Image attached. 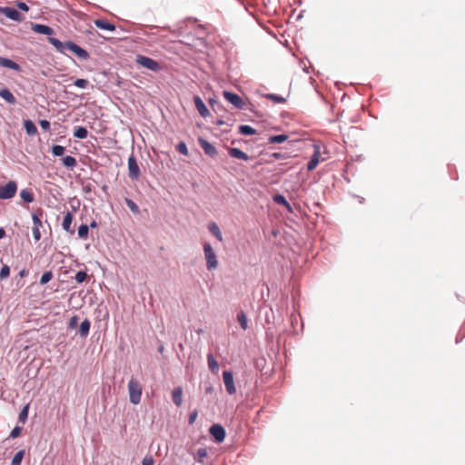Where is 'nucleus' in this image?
I'll return each mask as SVG.
<instances>
[{"mask_svg": "<svg viewBox=\"0 0 465 465\" xmlns=\"http://www.w3.org/2000/svg\"><path fill=\"white\" fill-rule=\"evenodd\" d=\"M90 327H91V322L88 319H85L84 322H82V323L80 324V328H79V334L82 336V337H86L89 333V331H90Z\"/></svg>", "mask_w": 465, "mask_h": 465, "instance_id": "21", "label": "nucleus"}, {"mask_svg": "<svg viewBox=\"0 0 465 465\" xmlns=\"http://www.w3.org/2000/svg\"><path fill=\"white\" fill-rule=\"evenodd\" d=\"M210 232L216 237L219 242H223V234L219 226L215 223H210L208 224Z\"/></svg>", "mask_w": 465, "mask_h": 465, "instance_id": "18", "label": "nucleus"}, {"mask_svg": "<svg viewBox=\"0 0 465 465\" xmlns=\"http://www.w3.org/2000/svg\"><path fill=\"white\" fill-rule=\"evenodd\" d=\"M33 235L35 241H39L41 239L40 228L33 227Z\"/></svg>", "mask_w": 465, "mask_h": 465, "instance_id": "47", "label": "nucleus"}, {"mask_svg": "<svg viewBox=\"0 0 465 465\" xmlns=\"http://www.w3.org/2000/svg\"><path fill=\"white\" fill-rule=\"evenodd\" d=\"M28 411H29V405L26 404L21 411L19 414V421L25 422L27 416H28Z\"/></svg>", "mask_w": 465, "mask_h": 465, "instance_id": "33", "label": "nucleus"}, {"mask_svg": "<svg viewBox=\"0 0 465 465\" xmlns=\"http://www.w3.org/2000/svg\"><path fill=\"white\" fill-rule=\"evenodd\" d=\"M225 99L233 104L236 108L242 109L244 105L242 99L236 94L230 92H223Z\"/></svg>", "mask_w": 465, "mask_h": 465, "instance_id": "10", "label": "nucleus"}, {"mask_svg": "<svg viewBox=\"0 0 465 465\" xmlns=\"http://www.w3.org/2000/svg\"><path fill=\"white\" fill-rule=\"evenodd\" d=\"M239 132L243 135H252L256 134V130L250 125H240Z\"/></svg>", "mask_w": 465, "mask_h": 465, "instance_id": "26", "label": "nucleus"}, {"mask_svg": "<svg viewBox=\"0 0 465 465\" xmlns=\"http://www.w3.org/2000/svg\"><path fill=\"white\" fill-rule=\"evenodd\" d=\"M194 102L196 108L201 115H203V102L202 101L200 96L194 97Z\"/></svg>", "mask_w": 465, "mask_h": 465, "instance_id": "36", "label": "nucleus"}, {"mask_svg": "<svg viewBox=\"0 0 465 465\" xmlns=\"http://www.w3.org/2000/svg\"><path fill=\"white\" fill-rule=\"evenodd\" d=\"M21 431H22V428H20V427L16 426V427H15V428L12 430V431H11V433H10V437H11V438H14V439H15V438H17V437L21 434Z\"/></svg>", "mask_w": 465, "mask_h": 465, "instance_id": "44", "label": "nucleus"}, {"mask_svg": "<svg viewBox=\"0 0 465 465\" xmlns=\"http://www.w3.org/2000/svg\"><path fill=\"white\" fill-rule=\"evenodd\" d=\"M223 382H224L226 391L230 395L234 394L236 392V388H235L234 382H233L232 372V371H223Z\"/></svg>", "mask_w": 465, "mask_h": 465, "instance_id": "9", "label": "nucleus"}, {"mask_svg": "<svg viewBox=\"0 0 465 465\" xmlns=\"http://www.w3.org/2000/svg\"><path fill=\"white\" fill-rule=\"evenodd\" d=\"M209 431L217 443H221L224 440L226 433L222 425L214 424L210 428Z\"/></svg>", "mask_w": 465, "mask_h": 465, "instance_id": "8", "label": "nucleus"}, {"mask_svg": "<svg viewBox=\"0 0 465 465\" xmlns=\"http://www.w3.org/2000/svg\"><path fill=\"white\" fill-rule=\"evenodd\" d=\"M94 25L96 27L103 29V30H107V31H114L115 30L114 25H113L104 19H96L94 21Z\"/></svg>", "mask_w": 465, "mask_h": 465, "instance_id": "15", "label": "nucleus"}, {"mask_svg": "<svg viewBox=\"0 0 465 465\" xmlns=\"http://www.w3.org/2000/svg\"><path fill=\"white\" fill-rule=\"evenodd\" d=\"M88 135V131L83 126H77L74 129V136L78 139H85Z\"/></svg>", "mask_w": 465, "mask_h": 465, "instance_id": "23", "label": "nucleus"}, {"mask_svg": "<svg viewBox=\"0 0 465 465\" xmlns=\"http://www.w3.org/2000/svg\"><path fill=\"white\" fill-rule=\"evenodd\" d=\"M20 197L22 198V200L27 203H30L32 202H34V193L29 191V190H22L20 192Z\"/></svg>", "mask_w": 465, "mask_h": 465, "instance_id": "24", "label": "nucleus"}, {"mask_svg": "<svg viewBox=\"0 0 465 465\" xmlns=\"http://www.w3.org/2000/svg\"><path fill=\"white\" fill-rule=\"evenodd\" d=\"M173 401L175 405L180 406L183 401V391L182 388L178 387L173 391L172 393Z\"/></svg>", "mask_w": 465, "mask_h": 465, "instance_id": "19", "label": "nucleus"}, {"mask_svg": "<svg viewBox=\"0 0 465 465\" xmlns=\"http://www.w3.org/2000/svg\"><path fill=\"white\" fill-rule=\"evenodd\" d=\"M19 275H20L21 277H24V276L25 275V270L21 271V272H19Z\"/></svg>", "mask_w": 465, "mask_h": 465, "instance_id": "55", "label": "nucleus"}, {"mask_svg": "<svg viewBox=\"0 0 465 465\" xmlns=\"http://www.w3.org/2000/svg\"><path fill=\"white\" fill-rule=\"evenodd\" d=\"M72 222H73V214L71 213H67L64 217V221H63V229L64 231H66L67 232H70V233H74V231L72 229L71 225H72Z\"/></svg>", "mask_w": 465, "mask_h": 465, "instance_id": "14", "label": "nucleus"}, {"mask_svg": "<svg viewBox=\"0 0 465 465\" xmlns=\"http://www.w3.org/2000/svg\"><path fill=\"white\" fill-rule=\"evenodd\" d=\"M327 157L322 154V145L320 143L313 144V154L307 164L308 171H313L319 164L320 162H323Z\"/></svg>", "mask_w": 465, "mask_h": 465, "instance_id": "3", "label": "nucleus"}, {"mask_svg": "<svg viewBox=\"0 0 465 465\" xmlns=\"http://www.w3.org/2000/svg\"><path fill=\"white\" fill-rule=\"evenodd\" d=\"M153 460L151 456H146L142 461V465H153Z\"/></svg>", "mask_w": 465, "mask_h": 465, "instance_id": "48", "label": "nucleus"}, {"mask_svg": "<svg viewBox=\"0 0 465 465\" xmlns=\"http://www.w3.org/2000/svg\"><path fill=\"white\" fill-rule=\"evenodd\" d=\"M24 127L28 135H35L37 134V128H36L35 124L31 120H25Z\"/></svg>", "mask_w": 465, "mask_h": 465, "instance_id": "20", "label": "nucleus"}, {"mask_svg": "<svg viewBox=\"0 0 465 465\" xmlns=\"http://www.w3.org/2000/svg\"><path fill=\"white\" fill-rule=\"evenodd\" d=\"M53 279V272L51 271L45 272L43 273L40 279L41 284H45L49 282Z\"/></svg>", "mask_w": 465, "mask_h": 465, "instance_id": "32", "label": "nucleus"}, {"mask_svg": "<svg viewBox=\"0 0 465 465\" xmlns=\"http://www.w3.org/2000/svg\"><path fill=\"white\" fill-rule=\"evenodd\" d=\"M88 84V81L85 79H77L74 82V85L79 88H85Z\"/></svg>", "mask_w": 465, "mask_h": 465, "instance_id": "42", "label": "nucleus"}, {"mask_svg": "<svg viewBox=\"0 0 465 465\" xmlns=\"http://www.w3.org/2000/svg\"><path fill=\"white\" fill-rule=\"evenodd\" d=\"M10 274V267L7 264H4L0 270V278L5 279Z\"/></svg>", "mask_w": 465, "mask_h": 465, "instance_id": "38", "label": "nucleus"}, {"mask_svg": "<svg viewBox=\"0 0 465 465\" xmlns=\"http://www.w3.org/2000/svg\"><path fill=\"white\" fill-rule=\"evenodd\" d=\"M125 203L134 213L137 214L140 213L138 205L131 199L125 198Z\"/></svg>", "mask_w": 465, "mask_h": 465, "instance_id": "30", "label": "nucleus"}, {"mask_svg": "<svg viewBox=\"0 0 465 465\" xmlns=\"http://www.w3.org/2000/svg\"><path fill=\"white\" fill-rule=\"evenodd\" d=\"M205 260L207 268L209 270L216 269L218 266V261L216 254L210 244L205 243Z\"/></svg>", "mask_w": 465, "mask_h": 465, "instance_id": "7", "label": "nucleus"}, {"mask_svg": "<svg viewBox=\"0 0 465 465\" xmlns=\"http://www.w3.org/2000/svg\"><path fill=\"white\" fill-rule=\"evenodd\" d=\"M63 163L69 168H73L76 165L77 162L74 157L67 155L63 158Z\"/></svg>", "mask_w": 465, "mask_h": 465, "instance_id": "29", "label": "nucleus"}, {"mask_svg": "<svg viewBox=\"0 0 465 465\" xmlns=\"http://www.w3.org/2000/svg\"><path fill=\"white\" fill-rule=\"evenodd\" d=\"M74 279H75V281H76L78 283H82V282H84L87 279V273H86V272H84V271H80V272H78L75 274Z\"/></svg>", "mask_w": 465, "mask_h": 465, "instance_id": "37", "label": "nucleus"}, {"mask_svg": "<svg viewBox=\"0 0 465 465\" xmlns=\"http://www.w3.org/2000/svg\"><path fill=\"white\" fill-rule=\"evenodd\" d=\"M208 367L210 371L213 373H218L219 371V364L216 361V360L213 357V355H208Z\"/></svg>", "mask_w": 465, "mask_h": 465, "instance_id": "22", "label": "nucleus"}, {"mask_svg": "<svg viewBox=\"0 0 465 465\" xmlns=\"http://www.w3.org/2000/svg\"><path fill=\"white\" fill-rule=\"evenodd\" d=\"M0 66L10 68L15 71L20 70V65L18 64L5 57H0Z\"/></svg>", "mask_w": 465, "mask_h": 465, "instance_id": "16", "label": "nucleus"}, {"mask_svg": "<svg viewBox=\"0 0 465 465\" xmlns=\"http://www.w3.org/2000/svg\"><path fill=\"white\" fill-rule=\"evenodd\" d=\"M2 14H4L6 17L12 19V20H19L21 17V14L13 7H4L0 8Z\"/></svg>", "mask_w": 465, "mask_h": 465, "instance_id": "11", "label": "nucleus"}, {"mask_svg": "<svg viewBox=\"0 0 465 465\" xmlns=\"http://www.w3.org/2000/svg\"><path fill=\"white\" fill-rule=\"evenodd\" d=\"M128 393L130 402L134 405H137L141 401L142 393H143V386L139 381L134 378H132L128 382Z\"/></svg>", "mask_w": 465, "mask_h": 465, "instance_id": "2", "label": "nucleus"}, {"mask_svg": "<svg viewBox=\"0 0 465 465\" xmlns=\"http://www.w3.org/2000/svg\"><path fill=\"white\" fill-rule=\"evenodd\" d=\"M18 8L23 11H28V6L25 3L20 2L17 5Z\"/></svg>", "mask_w": 465, "mask_h": 465, "instance_id": "50", "label": "nucleus"}, {"mask_svg": "<svg viewBox=\"0 0 465 465\" xmlns=\"http://www.w3.org/2000/svg\"><path fill=\"white\" fill-rule=\"evenodd\" d=\"M24 455H25V450H19L18 452H16L15 454V456L13 457L11 465H21Z\"/></svg>", "mask_w": 465, "mask_h": 465, "instance_id": "28", "label": "nucleus"}, {"mask_svg": "<svg viewBox=\"0 0 465 465\" xmlns=\"http://www.w3.org/2000/svg\"><path fill=\"white\" fill-rule=\"evenodd\" d=\"M266 97L268 99L273 101L274 103H278V104H282V103L285 102V99L283 97L273 94H266Z\"/></svg>", "mask_w": 465, "mask_h": 465, "instance_id": "39", "label": "nucleus"}, {"mask_svg": "<svg viewBox=\"0 0 465 465\" xmlns=\"http://www.w3.org/2000/svg\"><path fill=\"white\" fill-rule=\"evenodd\" d=\"M39 124L45 131H48L50 129V123L47 120H40Z\"/></svg>", "mask_w": 465, "mask_h": 465, "instance_id": "46", "label": "nucleus"}, {"mask_svg": "<svg viewBox=\"0 0 465 465\" xmlns=\"http://www.w3.org/2000/svg\"><path fill=\"white\" fill-rule=\"evenodd\" d=\"M77 324H78V317L76 315H74L70 319L69 323H68V328L74 329V328H76Z\"/></svg>", "mask_w": 465, "mask_h": 465, "instance_id": "43", "label": "nucleus"}, {"mask_svg": "<svg viewBox=\"0 0 465 465\" xmlns=\"http://www.w3.org/2000/svg\"><path fill=\"white\" fill-rule=\"evenodd\" d=\"M91 227H93V228H94V227H96V223H95V222H93V223H91Z\"/></svg>", "mask_w": 465, "mask_h": 465, "instance_id": "56", "label": "nucleus"}, {"mask_svg": "<svg viewBox=\"0 0 465 465\" xmlns=\"http://www.w3.org/2000/svg\"><path fill=\"white\" fill-rule=\"evenodd\" d=\"M196 418H197V412L193 411L189 416V423L193 424L195 421Z\"/></svg>", "mask_w": 465, "mask_h": 465, "instance_id": "49", "label": "nucleus"}, {"mask_svg": "<svg viewBox=\"0 0 465 465\" xmlns=\"http://www.w3.org/2000/svg\"><path fill=\"white\" fill-rule=\"evenodd\" d=\"M33 30L35 33L51 35L53 34V29L45 25L35 24L33 25Z\"/></svg>", "mask_w": 465, "mask_h": 465, "instance_id": "17", "label": "nucleus"}, {"mask_svg": "<svg viewBox=\"0 0 465 465\" xmlns=\"http://www.w3.org/2000/svg\"><path fill=\"white\" fill-rule=\"evenodd\" d=\"M136 62L141 66L145 67L153 72H157L161 69V66L158 64V62L147 56L138 55L136 57Z\"/></svg>", "mask_w": 465, "mask_h": 465, "instance_id": "5", "label": "nucleus"}, {"mask_svg": "<svg viewBox=\"0 0 465 465\" xmlns=\"http://www.w3.org/2000/svg\"><path fill=\"white\" fill-rule=\"evenodd\" d=\"M288 139V136L286 134H278V135H272L269 137V143H281L285 142Z\"/></svg>", "mask_w": 465, "mask_h": 465, "instance_id": "25", "label": "nucleus"}, {"mask_svg": "<svg viewBox=\"0 0 465 465\" xmlns=\"http://www.w3.org/2000/svg\"><path fill=\"white\" fill-rule=\"evenodd\" d=\"M215 153V148L211 145L208 142H205V154H213Z\"/></svg>", "mask_w": 465, "mask_h": 465, "instance_id": "45", "label": "nucleus"}, {"mask_svg": "<svg viewBox=\"0 0 465 465\" xmlns=\"http://www.w3.org/2000/svg\"><path fill=\"white\" fill-rule=\"evenodd\" d=\"M229 155L233 158H237L243 161H248L250 157L247 153L242 152V150L238 148H230L229 149Z\"/></svg>", "mask_w": 465, "mask_h": 465, "instance_id": "12", "label": "nucleus"}, {"mask_svg": "<svg viewBox=\"0 0 465 465\" xmlns=\"http://www.w3.org/2000/svg\"><path fill=\"white\" fill-rule=\"evenodd\" d=\"M198 461L202 462V459L203 458V449L200 448L197 450Z\"/></svg>", "mask_w": 465, "mask_h": 465, "instance_id": "51", "label": "nucleus"}, {"mask_svg": "<svg viewBox=\"0 0 465 465\" xmlns=\"http://www.w3.org/2000/svg\"><path fill=\"white\" fill-rule=\"evenodd\" d=\"M5 235V231L4 228H0V239L4 238Z\"/></svg>", "mask_w": 465, "mask_h": 465, "instance_id": "52", "label": "nucleus"}, {"mask_svg": "<svg viewBox=\"0 0 465 465\" xmlns=\"http://www.w3.org/2000/svg\"><path fill=\"white\" fill-rule=\"evenodd\" d=\"M32 218H33L34 227H36V228L42 227V225H43L42 221L36 213H33Z\"/></svg>", "mask_w": 465, "mask_h": 465, "instance_id": "41", "label": "nucleus"}, {"mask_svg": "<svg viewBox=\"0 0 465 465\" xmlns=\"http://www.w3.org/2000/svg\"><path fill=\"white\" fill-rule=\"evenodd\" d=\"M272 200L274 203L281 204V205H288V202L286 201L285 197L282 194H275L272 197Z\"/></svg>", "mask_w": 465, "mask_h": 465, "instance_id": "34", "label": "nucleus"}, {"mask_svg": "<svg viewBox=\"0 0 465 465\" xmlns=\"http://www.w3.org/2000/svg\"><path fill=\"white\" fill-rule=\"evenodd\" d=\"M64 147L62 145H54L52 147V153L55 156H62L64 153Z\"/></svg>", "mask_w": 465, "mask_h": 465, "instance_id": "35", "label": "nucleus"}, {"mask_svg": "<svg viewBox=\"0 0 465 465\" xmlns=\"http://www.w3.org/2000/svg\"><path fill=\"white\" fill-rule=\"evenodd\" d=\"M237 320L243 330L248 328V320L244 312L238 313Z\"/></svg>", "mask_w": 465, "mask_h": 465, "instance_id": "27", "label": "nucleus"}, {"mask_svg": "<svg viewBox=\"0 0 465 465\" xmlns=\"http://www.w3.org/2000/svg\"><path fill=\"white\" fill-rule=\"evenodd\" d=\"M0 97L10 104H15L16 103L15 97L7 88L0 89Z\"/></svg>", "mask_w": 465, "mask_h": 465, "instance_id": "13", "label": "nucleus"}, {"mask_svg": "<svg viewBox=\"0 0 465 465\" xmlns=\"http://www.w3.org/2000/svg\"><path fill=\"white\" fill-rule=\"evenodd\" d=\"M48 41L60 53L64 54V50L67 49L71 51L73 54H74L80 59L87 60L89 58L88 52L72 41L63 43L54 37H49Z\"/></svg>", "mask_w": 465, "mask_h": 465, "instance_id": "1", "label": "nucleus"}, {"mask_svg": "<svg viewBox=\"0 0 465 465\" xmlns=\"http://www.w3.org/2000/svg\"><path fill=\"white\" fill-rule=\"evenodd\" d=\"M17 191V183L15 181H9L5 185L0 186V199L8 200L13 198Z\"/></svg>", "mask_w": 465, "mask_h": 465, "instance_id": "4", "label": "nucleus"}, {"mask_svg": "<svg viewBox=\"0 0 465 465\" xmlns=\"http://www.w3.org/2000/svg\"><path fill=\"white\" fill-rule=\"evenodd\" d=\"M128 174L132 180H138L141 175V171L134 153L128 158Z\"/></svg>", "mask_w": 465, "mask_h": 465, "instance_id": "6", "label": "nucleus"}, {"mask_svg": "<svg viewBox=\"0 0 465 465\" xmlns=\"http://www.w3.org/2000/svg\"><path fill=\"white\" fill-rule=\"evenodd\" d=\"M284 207L287 209L288 212L292 213V208L289 203L288 205H284Z\"/></svg>", "mask_w": 465, "mask_h": 465, "instance_id": "53", "label": "nucleus"}, {"mask_svg": "<svg viewBox=\"0 0 465 465\" xmlns=\"http://www.w3.org/2000/svg\"><path fill=\"white\" fill-rule=\"evenodd\" d=\"M198 141H199L201 147L203 148V138L199 137Z\"/></svg>", "mask_w": 465, "mask_h": 465, "instance_id": "54", "label": "nucleus"}, {"mask_svg": "<svg viewBox=\"0 0 465 465\" xmlns=\"http://www.w3.org/2000/svg\"><path fill=\"white\" fill-rule=\"evenodd\" d=\"M177 151L183 155H187L188 149H187L185 143H183V142L179 143L177 145Z\"/></svg>", "mask_w": 465, "mask_h": 465, "instance_id": "40", "label": "nucleus"}, {"mask_svg": "<svg viewBox=\"0 0 465 465\" xmlns=\"http://www.w3.org/2000/svg\"><path fill=\"white\" fill-rule=\"evenodd\" d=\"M89 228L86 224H81L78 228V236L82 239H86L88 236Z\"/></svg>", "mask_w": 465, "mask_h": 465, "instance_id": "31", "label": "nucleus"}]
</instances>
